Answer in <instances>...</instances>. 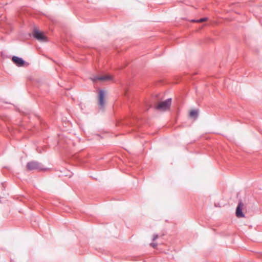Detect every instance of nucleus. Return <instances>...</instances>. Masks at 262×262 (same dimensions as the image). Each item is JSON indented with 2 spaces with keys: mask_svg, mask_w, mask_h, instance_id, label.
<instances>
[{
  "mask_svg": "<svg viewBox=\"0 0 262 262\" xmlns=\"http://www.w3.org/2000/svg\"><path fill=\"white\" fill-rule=\"evenodd\" d=\"M171 103V99L168 98L164 101L160 102L156 106V108L160 111H166L170 108Z\"/></svg>",
  "mask_w": 262,
  "mask_h": 262,
  "instance_id": "obj_2",
  "label": "nucleus"
},
{
  "mask_svg": "<svg viewBox=\"0 0 262 262\" xmlns=\"http://www.w3.org/2000/svg\"><path fill=\"white\" fill-rule=\"evenodd\" d=\"M189 116L191 118L196 119L198 116V111L197 110H192L189 113Z\"/></svg>",
  "mask_w": 262,
  "mask_h": 262,
  "instance_id": "obj_8",
  "label": "nucleus"
},
{
  "mask_svg": "<svg viewBox=\"0 0 262 262\" xmlns=\"http://www.w3.org/2000/svg\"><path fill=\"white\" fill-rule=\"evenodd\" d=\"M159 236L158 234H155L152 238V241H155L158 238Z\"/></svg>",
  "mask_w": 262,
  "mask_h": 262,
  "instance_id": "obj_11",
  "label": "nucleus"
},
{
  "mask_svg": "<svg viewBox=\"0 0 262 262\" xmlns=\"http://www.w3.org/2000/svg\"><path fill=\"white\" fill-rule=\"evenodd\" d=\"M244 205L242 201H239L236 209V215L237 217H243L245 216L244 214L242 212Z\"/></svg>",
  "mask_w": 262,
  "mask_h": 262,
  "instance_id": "obj_5",
  "label": "nucleus"
},
{
  "mask_svg": "<svg viewBox=\"0 0 262 262\" xmlns=\"http://www.w3.org/2000/svg\"><path fill=\"white\" fill-rule=\"evenodd\" d=\"M92 79L94 82H96L97 80L108 81L112 80V77L110 75L96 76L92 78Z\"/></svg>",
  "mask_w": 262,
  "mask_h": 262,
  "instance_id": "obj_7",
  "label": "nucleus"
},
{
  "mask_svg": "<svg viewBox=\"0 0 262 262\" xmlns=\"http://www.w3.org/2000/svg\"><path fill=\"white\" fill-rule=\"evenodd\" d=\"M105 95V91L100 90L99 91L98 96V104L100 109H103L105 104L104 97Z\"/></svg>",
  "mask_w": 262,
  "mask_h": 262,
  "instance_id": "obj_4",
  "label": "nucleus"
},
{
  "mask_svg": "<svg viewBox=\"0 0 262 262\" xmlns=\"http://www.w3.org/2000/svg\"><path fill=\"white\" fill-rule=\"evenodd\" d=\"M12 60L18 67H22L25 64V61L22 58L17 56H13L12 58Z\"/></svg>",
  "mask_w": 262,
  "mask_h": 262,
  "instance_id": "obj_6",
  "label": "nucleus"
},
{
  "mask_svg": "<svg viewBox=\"0 0 262 262\" xmlns=\"http://www.w3.org/2000/svg\"><path fill=\"white\" fill-rule=\"evenodd\" d=\"M208 20V18L207 17H204V18H200L199 19H198V20H192V22H196V23H202V22H204V21H205L206 20Z\"/></svg>",
  "mask_w": 262,
  "mask_h": 262,
  "instance_id": "obj_9",
  "label": "nucleus"
},
{
  "mask_svg": "<svg viewBox=\"0 0 262 262\" xmlns=\"http://www.w3.org/2000/svg\"><path fill=\"white\" fill-rule=\"evenodd\" d=\"M33 36L36 39L40 41H47V38L41 32L39 31L38 30L35 29L33 32Z\"/></svg>",
  "mask_w": 262,
  "mask_h": 262,
  "instance_id": "obj_3",
  "label": "nucleus"
},
{
  "mask_svg": "<svg viewBox=\"0 0 262 262\" xmlns=\"http://www.w3.org/2000/svg\"><path fill=\"white\" fill-rule=\"evenodd\" d=\"M150 245L154 248H156L157 246V244L155 243H150Z\"/></svg>",
  "mask_w": 262,
  "mask_h": 262,
  "instance_id": "obj_10",
  "label": "nucleus"
},
{
  "mask_svg": "<svg viewBox=\"0 0 262 262\" xmlns=\"http://www.w3.org/2000/svg\"><path fill=\"white\" fill-rule=\"evenodd\" d=\"M26 168L28 171L32 170H46L47 169L44 168L43 165L36 161H31L28 162L26 164Z\"/></svg>",
  "mask_w": 262,
  "mask_h": 262,
  "instance_id": "obj_1",
  "label": "nucleus"
}]
</instances>
